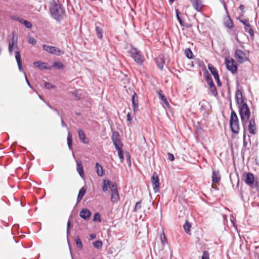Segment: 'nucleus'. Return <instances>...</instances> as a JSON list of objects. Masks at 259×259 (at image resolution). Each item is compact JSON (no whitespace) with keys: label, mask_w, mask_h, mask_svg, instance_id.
<instances>
[{"label":"nucleus","mask_w":259,"mask_h":259,"mask_svg":"<svg viewBox=\"0 0 259 259\" xmlns=\"http://www.w3.org/2000/svg\"><path fill=\"white\" fill-rule=\"evenodd\" d=\"M155 62L158 68L160 70H162L163 69V65L165 63L163 55H159L158 57H157L155 59Z\"/></svg>","instance_id":"a211bd4d"},{"label":"nucleus","mask_w":259,"mask_h":259,"mask_svg":"<svg viewBox=\"0 0 259 259\" xmlns=\"http://www.w3.org/2000/svg\"><path fill=\"white\" fill-rule=\"evenodd\" d=\"M15 55L17 64L22 63L21 55L20 50H16Z\"/></svg>","instance_id":"ea45409f"},{"label":"nucleus","mask_w":259,"mask_h":259,"mask_svg":"<svg viewBox=\"0 0 259 259\" xmlns=\"http://www.w3.org/2000/svg\"><path fill=\"white\" fill-rule=\"evenodd\" d=\"M238 20L244 25V28L250 24L248 19H241L239 18Z\"/></svg>","instance_id":"8fccbe9b"},{"label":"nucleus","mask_w":259,"mask_h":259,"mask_svg":"<svg viewBox=\"0 0 259 259\" xmlns=\"http://www.w3.org/2000/svg\"><path fill=\"white\" fill-rule=\"evenodd\" d=\"M211 178L212 183H217L220 181L221 178L218 169H212Z\"/></svg>","instance_id":"5701e85b"},{"label":"nucleus","mask_w":259,"mask_h":259,"mask_svg":"<svg viewBox=\"0 0 259 259\" xmlns=\"http://www.w3.org/2000/svg\"><path fill=\"white\" fill-rule=\"evenodd\" d=\"M70 228V219L68 220L67 223V230H66V234H67V241H68V238H69V229Z\"/></svg>","instance_id":"bf43d9fd"},{"label":"nucleus","mask_w":259,"mask_h":259,"mask_svg":"<svg viewBox=\"0 0 259 259\" xmlns=\"http://www.w3.org/2000/svg\"><path fill=\"white\" fill-rule=\"evenodd\" d=\"M130 46L131 49L128 51V53L131 54V57L138 65L142 64L145 59L141 54V51L132 45H131Z\"/></svg>","instance_id":"39448f33"},{"label":"nucleus","mask_w":259,"mask_h":259,"mask_svg":"<svg viewBox=\"0 0 259 259\" xmlns=\"http://www.w3.org/2000/svg\"><path fill=\"white\" fill-rule=\"evenodd\" d=\"M49 11L51 17L57 22L60 23L62 19L63 16L65 13V10L62 5L57 3L55 0L50 3Z\"/></svg>","instance_id":"7ed1b4c3"},{"label":"nucleus","mask_w":259,"mask_h":259,"mask_svg":"<svg viewBox=\"0 0 259 259\" xmlns=\"http://www.w3.org/2000/svg\"><path fill=\"white\" fill-rule=\"evenodd\" d=\"M225 64L226 69L232 74H237L238 69L237 62L232 58L227 57L225 59Z\"/></svg>","instance_id":"0eeeda50"},{"label":"nucleus","mask_w":259,"mask_h":259,"mask_svg":"<svg viewBox=\"0 0 259 259\" xmlns=\"http://www.w3.org/2000/svg\"><path fill=\"white\" fill-rule=\"evenodd\" d=\"M73 142V139H72V134L70 132L68 133L67 137V143L68 145V147L69 149L72 152V156L74 158V159L75 160L76 164V170L77 172L78 173L80 177L82 179H84L85 177L84 175V169L82 166V162L80 160H77L76 159L75 154L73 152V149L71 146V144Z\"/></svg>","instance_id":"20e7f679"},{"label":"nucleus","mask_w":259,"mask_h":259,"mask_svg":"<svg viewBox=\"0 0 259 259\" xmlns=\"http://www.w3.org/2000/svg\"><path fill=\"white\" fill-rule=\"evenodd\" d=\"M191 223H190L188 220L185 221L183 225V229L187 234H190L191 232Z\"/></svg>","instance_id":"72a5a7b5"},{"label":"nucleus","mask_w":259,"mask_h":259,"mask_svg":"<svg viewBox=\"0 0 259 259\" xmlns=\"http://www.w3.org/2000/svg\"><path fill=\"white\" fill-rule=\"evenodd\" d=\"M89 240L91 241L96 238L97 235L95 233H91L89 235Z\"/></svg>","instance_id":"774afa93"},{"label":"nucleus","mask_w":259,"mask_h":259,"mask_svg":"<svg viewBox=\"0 0 259 259\" xmlns=\"http://www.w3.org/2000/svg\"><path fill=\"white\" fill-rule=\"evenodd\" d=\"M95 169L98 177H102L105 175V171L102 165L98 162L95 163Z\"/></svg>","instance_id":"aec40b11"},{"label":"nucleus","mask_w":259,"mask_h":259,"mask_svg":"<svg viewBox=\"0 0 259 259\" xmlns=\"http://www.w3.org/2000/svg\"><path fill=\"white\" fill-rule=\"evenodd\" d=\"M245 32L248 33H250L251 32L254 31L253 28H252V26L250 24L248 25L247 26H246L245 28H244Z\"/></svg>","instance_id":"13d9d810"},{"label":"nucleus","mask_w":259,"mask_h":259,"mask_svg":"<svg viewBox=\"0 0 259 259\" xmlns=\"http://www.w3.org/2000/svg\"><path fill=\"white\" fill-rule=\"evenodd\" d=\"M202 69L203 70V77H204L207 83L213 81L211 74L209 73L208 71L206 69L205 65L203 63Z\"/></svg>","instance_id":"393cba45"},{"label":"nucleus","mask_w":259,"mask_h":259,"mask_svg":"<svg viewBox=\"0 0 259 259\" xmlns=\"http://www.w3.org/2000/svg\"><path fill=\"white\" fill-rule=\"evenodd\" d=\"M33 65L35 67L40 70H51L52 69V67L51 66H48L47 63L43 62L40 61L34 62Z\"/></svg>","instance_id":"f3484780"},{"label":"nucleus","mask_w":259,"mask_h":259,"mask_svg":"<svg viewBox=\"0 0 259 259\" xmlns=\"http://www.w3.org/2000/svg\"><path fill=\"white\" fill-rule=\"evenodd\" d=\"M79 217L84 221H89L92 216V212L87 208H82L79 213Z\"/></svg>","instance_id":"ddd939ff"},{"label":"nucleus","mask_w":259,"mask_h":259,"mask_svg":"<svg viewBox=\"0 0 259 259\" xmlns=\"http://www.w3.org/2000/svg\"><path fill=\"white\" fill-rule=\"evenodd\" d=\"M228 20L224 22V25L226 27L229 29H232L234 27V23L232 20L231 19L230 16H227Z\"/></svg>","instance_id":"473e14b6"},{"label":"nucleus","mask_w":259,"mask_h":259,"mask_svg":"<svg viewBox=\"0 0 259 259\" xmlns=\"http://www.w3.org/2000/svg\"><path fill=\"white\" fill-rule=\"evenodd\" d=\"M52 68H57L60 70L63 69L65 67L64 64L58 60L55 61L51 66Z\"/></svg>","instance_id":"cd10ccee"},{"label":"nucleus","mask_w":259,"mask_h":259,"mask_svg":"<svg viewBox=\"0 0 259 259\" xmlns=\"http://www.w3.org/2000/svg\"><path fill=\"white\" fill-rule=\"evenodd\" d=\"M18 35L15 31H13L11 34V39L9 41V43H18Z\"/></svg>","instance_id":"4c0bfd02"},{"label":"nucleus","mask_w":259,"mask_h":259,"mask_svg":"<svg viewBox=\"0 0 259 259\" xmlns=\"http://www.w3.org/2000/svg\"><path fill=\"white\" fill-rule=\"evenodd\" d=\"M194 127L195 129L196 133L198 135H200L202 132H204L202 123L200 121H197L196 124H194Z\"/></svg>","instance_id":"c756f323"},{"label":"nucleus","mask_w":259,"mask_h":259,"mask_svg":"<svg viewBox=\"0 0 259 259\" xmlns=\"http://www.w3.org/2000/svg\"><path fill=\"white\" fill-rule=\"evenodd\" d=\"M75 242L77 248L81 250L83 249V244L81 238L78 235H75Z\"/></svg>","instance_id":"2f4dec72"},{"label":"nucleus","mask_w":259,"mask_h":259,"mask_svg":"<svg viewBox=\"0 0 259 259\" xmlns=\"http://www.w3.org/2000/svg\"><path fill=\"white\" fill-rule=\"evenodd\" d=\"M103 25L100 22L95 23V32L97 38L100 40H102L103 37V30L102 28Z\"/></svg>","instance_id":"f8f14e48"},{"label":"nucleus","mask_w":259,"mask_h":259,"mask_svg":"<svg viewBox=\"0 0 259 259\" xmlns=\"http://www.w3.org/2000/svg\"><path fill=\"white\" fill-rule=\"evenodd\" d=\"M113 145L116 150L119 151L123 150V144L122 143L120 140L112 141Z\"/></svg>","instance_id":"7c9ffc66"},{"label":"nucleus","mask_w":259,"mask_h":259,"mask_svg":"<svg viewBox=\"0 0 259 259\" xmlns=\"http://www.w3.org/2000/svg\"><path fill=\"white\" fill-rule=\"evenodd\" d=\"M125 154L126 159V161H127L128 165L130 167H131L132 166L131 154L128 151H125Z\"/></svg>","instance_id":"a18cd8bd"},{"label":"nucleus","mask_w":259,"mask_h":259,"mask_svg":"<svg viewBox=\"0 0 259 259\" xmlns=\"http://www.w3.org/2000/svg\"><path fill=\"white\" fill-rule=\"evenodd\" d=\"M67 243H68V247H69V249L70 253V255H71V258L72 259H74V258L73 257V253H72V247H71V246L70 245L69 238H68Z\"/></svg>","instance_id":"e2e57ef3"},{"label":"nucleus","mask_w":259,"mask_h":259,"mask_svg":"<svg viewBox=\"0 0 259 259\" xmlns=\"http://www.w3.org/2000/svg\"><path fill=\"white\" fill-rule=\"evenodd\" d=\"M11 19L12 20L18 21L21 24L24 25L27 29H31L33 27L32 24L30 22L27 20H25L21 17L17 15H13L10 17Z\"/></svg>","instance_id":"9b49d317"},{"label":"nucleus","mask_w":259,"mask_h":259,"mask_svg":"<svg viewBox=\"0 0 259 259\" xmlns=\"http://www.w3.org/2000/svg\"><path fill=\"white\" fill-rule=\"evenodd\" d=\"M248 130L249 133L252 135H255L256 134V126L254 118H251L249 120Z\"/></svg>","instance_id":"2eb2a0df"},{"label":"nucleus","mask_w":259,"mask_h":259,"mask_svg":"<svg viewBox=\"0 0 259 259\" xmlns=\"http://www.w3.org/2000/svg\"><path fill=\"white\" fill-rule=\"evenodd\" d=\"M142 200L138 201L135 204L133 211L137 212L141 207Z\"/></svg>","instance_id":"3c124183"},{"label":"nucleus","mask_w":259,"mask_h":259,"mask_svg":"<svg viewBox=\"0 0 259 259\" xmlns=\"http://www.w3.org/2000/svg\"><path fill=\"white\" fill-rule=\"evenodd\" d=\"M185 55L186 57L189 59H193L194 58V55L191 49L189 48H186L185 50Z\"/></svg>","instance_id":"c9c22d12"},{"label":"nucleus","mask_w":259,"mask_h":259,"mask_svg":"<svg viewBox=\"0 0 259 259\" xmlns=\"http://www.w3.org/2000/svg\"><path fill=\"white\" fill-rule=\"evenodd\" d=\"M93 222L101 223L102 219L101 218L100 213L99 212H96L93 215Z\"/></svg>","instance_id":"58836bf2"},{"label":"nucleus","mask_w":259,"mask_h":259,"mask_svg":"<svg viewBox=\"0 0 259 259\" xmlns=\"http://www.w3.org/2000/svg\"><path fill=\"white\" fill-rule=\"evenodd\" d=\"M117 187V185L115 182H112L108 179H105L102 181L101 188L104 193L107 192L109 190L111 191Z\"/></svg>","instance_id":"6e6552de"},{"label":"nucleus","mask_w":259,"mask_h":259,"mask_svg":"<svg viewBox=\"0 0 259 259\" xmlns=\"http://www.w3.org/2000/svg\"><path fill=\"white\" fill-rule=\"evenodd\" d=\"M117 152L118 156L119 157L120 161L121 163H122L124 159V151H123V150H121L117 151Z\"/></svg>","instance_id":"49530a36"},{"label":"nucleus","mask_w":259,"mask_h":259,"mask_svg":"<svg viewBox=\"0 0 259 259\" xmlns=\"http://www.w3.org/2000/svg\"><path fill=\"white\" fill-rule=\"evenodd\" d=\"M151 180L154 192L155 193L159 192L160 188L159 178L156 171L153 173Z\"/></svg>","instance_id":"9d476101"},{"label":"nucleus","mask_w":259,"mask_h":259,"mask_svg":"<svg viewBox=\"0 0 259 259\" xmlns=\"http://www.w3.org/2000/svg\"><path fill=\"white\" fill-rule=\"evenodd\" d=\"M181 26L185 27L187 28H189L191 27V24L186 23L184 22V20L180 21V22H179Z\"/></svg>","instance_id":"4d7b16f0"},{"label":"nucleus","mask_w":259,"mask_h":259,"mask_svg":"<svg viewBox=\"0 0 259 259\" xmlns=\"http://www.w3.org/2000/svg\"><path fill=\"white\" fill-rule=\"evenodd\" d=\"M42 47L43 50H45V51L48 52L49 53L53 54V55L54 54H55L54 51L56 49V47L48 45L47 44H43Z\"/></svg>","instance_id":"bb28decb"},{"label":"nucleus","mask_w":259,"mask_h":259,"mask_svg":"<svg viewBox=\"0 0 259 259\" xmlns=\"http://www.w3.org/2000/svg\"><path fill=\"white\" fill-rule=\"evenodd\" d=\"M156 93L158 96L159 99L165 105L167 108H170V105L169 104L166 97L164 95L163 92L161 90L156 91Z\"/></svg>","instance_id":"412c9836"},{"label":"nucleus","mask_w":259,"mask_h":259,"mask_svg":"<svg viewBox=\"0 0 259 259\" xmlns=\"http://www.w3.org/2000/svg\"><path fill=\"white\" fill-rule=\"evenodd\" d=\"M103 242L101 240H96L93 242V246L97 249H100L103 246Z\"/></svg>","instance_id":"e433bc0d"},{"label":"nucleus","mask_w":259,"mask_h":259,"mask_svg":"<svg viewBox=\"0 0 259 259\" xmlns=\"http://www.w3.org/2000/svg\"><path fill=\"white\" fill-rule=\"evenodd\" d=\"M17 65H18V69H19V71L22 72L24 74V77H25V75H26V74L23 69V68L22 65V63H17Z\"/></svg>","instance_id":"680f3d73"},{"label":"nucleus","mask_w":259,"mask_h":259,"mask_svg":"<svg viewBox=\"0 0 259 259\" xmlns=\"http://www.w3.org/2000/svg\"><path fill=\"white\" fill-rule=\"evenodd\" d=\"M27 157L30 160H32L34 159V156L30 151H27Z\"/></svg>","instance_id":"338daca9"},{"label":"nucleus","mask_w":259,"mask_h":259,"mask_svg":"<svg viewBox=\"0 0 259 259\" xmlns=\"http://www.w3.org/2000/svg\"><path fill=\"white\" fill-rule=\"evenodd\" d=\"M77 133L78 135V138L81 143L83 144H88L90 143L89 139L87 137L84 132L81 128H78Z\"/></svg>","instance_id":"dca6fc26"},{"label":"nucleus","mask_w":259,"mask_h":259,"mask_svg":"<svg viewBox=\"0 0 259 259\" xmlns=\"http://www.w3.org/2000/svg\"><path fill=\"white\" fill-rule=\"evenodd\" d=\"M201 259H209V253L207 250L203 251Z\"/></svg>","instance_id":"603ef678"},{"label":"nucleus","mask_w":259,"mask_h":259,"mask_svg":"<svg viewBox=\"0 0 259 259\" xmlns=\"http://www.w3.org/2000/svg\"><path fill=\"white\" fill-rule=\"evenodd\" d=\"M119 136V134L117 131L113 132L111 136L112 141L120 140Z\"/></svg>","instance_id":"c03bdc74"},{"label":"nucleus","mask_w":259,"mask_h":259,"mask_svg":"<svg viewBox=\"0 0 259 259\" xmlns=\"http://www.w3.org/2000/svg\"><path fill=\"white\" fill-rule=\"evenodd\" d=\"M207 67L210 72V74L212 75L213 77L219 74L218 70L212 64L208 63L207 64Z\"/></svg>","instance_id":"c85d7f7f"},{"label":"nucleus","mask_w":259,"mask_h":259,"mask_svg":"<svg viewBox=\"0 0 259 259\" xmlns=\"http://www.w3.org/2000/svg\"><path fill=\"white\" fill-rule=\"evenodd\" d=\"M194 9L198 12H200L202 7L201 0H189Z\"/></svg>","instance_id":"b1692460"},{"label":"nucleus","mask_w":259,"mask_h":259,"mask_svg":"<svg viewBox=\"0 0 259 259\" xmlns=\"http://www.w3.org/2000/svg\"><path fill=\"white\" fill-rule=\"evenodd\" d=\"M247 145V142L246 141V128H243V147L246 148Z\"/></svg>","instance_id":"a19ab883"},{"label":"nucleus","mask_w":259,"mask_h":259,"mask_svg":"<svg viewBox=\"0 0 259 259\" xmlns=\"http://www.w3.org/2000/svg\"><path fill=\"white\" fill-rule=\"evenodd\" d=\"M234 57L237 60V62L242 64L246 61H249V58L246 57V54L243 51L236 49L234 52Z\"/></svg>","instance_id":"1a4fd4ad"},{"label":"nucleus","mask_w":259,"mask_h":259,"mask_svg":"<svg viewBox=\"0 0 259 259\" xmlns=\"http://www.w3.org/2000/svg\"><path fill=\"white\" fill-rule=\"evenodd\" d=\"M15 49L19 50L18 43H8V51L10 54L12 53Z\"/></svg>","instance_id":"f704fd0d"},{"label":"nucleus","mask_w":259,"mask_h":259,"mask_svg":"<svg viewBox=\"0 0 259 259\" xmlns=\"http://www.w3.org/2000/svg\"><path fill=\"white\" fill-rule=\"evenodd\" d=\"M87 191V187L86 185L83 186L79 189L76 199V203H78L81 201L83 197L86 194Z\"/></svg>","instance_id":"4be33fe9"},{"label":"nucleus","mask_w":259,"mask_h":259,"mask_svg":"<svg viewBox=\"0 0 259 259\" xmlns=\"http://www.w3.org/2000/svg\"><path fill=\"white\" fill-rule=\"evenodd\" d=\"M131 101L133 111L134 113H136L138 111L139 108L138 96L134 91L133 95L132 96Z\"/></svg>","instance_id":"4468645a"},{"label":"nucleus","mask_w":259,"mask_h":259,"mask_svg":"<svg viewBox=\"0 0 259 259\" xmlns=\"http://www.w3.org/2000/svg\"><path fill=\"white\" fill-rule=\"evenodd\" d=\"M120 199L118 187L111 191L110 200L113 203H117Z\"/></svg>","instance_id":"6ab92c4d"},{"label":"nucleus","mask_w":259,"mask_h":259,"mask_svg":"<svg viewBox=\"0 0 259 259\" xmlns=\"http://www.w3.org/2000/svg\"><path fill=\"white\" fill-rule=\"evenodd\" d=\"M126 119L127 121L131 123L133 122V116L131 112H128L126 115Z\"/></svg>","instance_id":"052dcab7"},{"label":"nucleus","mask_w":259,"mask_h":259,"mask_svg":"<svg viewBox=\"0 0 259 259\" xmlns=\"http://www.w3.org/2000/svg\"><path fill=\"white\" fill-rule=\"evenodd\" d=\"M233 35L234 36L235 39L236 40V41L238 43L240 44L241 48L242 49H244V46H243V42H242L239 39L238 37V33L236 32L235 30H234Z\"/></svg>","instance_id":"37998d69"},{"label":"nucleus","mask_w":259,"mask_h":259,"mask_svg":"<svg viewBox=\"0 0 259 259\" xmlns=\"http://www.w3.org/2000/svg\"><path fill=\"white\" fill-rule=\"evenodd\" d=\"M242 180L249 187L251 193H256L257 196L259 197V182L254 174L250 172H243Z\"/></svg>","instance_id":"f03ea898"},{"label":"nucleus","mask_w":259,"mask_h":259,"mask_svg":"<svg viewBox=\"0 0 259 259\" xmlns=\"http://www.w3.org/2000/svg\"><path fill=\"white\" fill-rule=\"evenodd\" d=\"M235 99L238 108V112L243 128H246L247 124L250 119L251 112L249 107L245 101L246 98L243 96L241 90L237 88Z\"/></svg>","instance_id":"f257e3e1"},{"label":"nucleus","mask_w":259,"mask_h":259,"mask_svg":"<svg viewBox=\"0 0 259 259\" xmlns=\"http://www.w3.org/2000/svg\"><path fill=\"white\" fill-rule=\"evenodd\" d=\"M72 94L74 97L76 98L77 100H80V96L78 95L77 91L73 92Z\"/></svg>","instance_id":"69168bd1"},{"label":"nucleus","mask_w":259,"mask_h":259,"mask_svg":"<svg viewBox=\"0 0 259 259\" xmlns=\"http://www.w3.org/2000/svg\"><path fill=\"white\" fill-rule=\"evenodd\" d=\"M168 159L170 161H173L175 160V156L174 155L170 152L167 153Z\"/></svg>","instance_id":"0e129e2a"},{"label":"nucleus","mask_w":259,"mask_h":259,"mask_svg":"<svg viewBox=\"0 0 259 259\" xmlns=\"http://www.w3.org/2000/svg\"><path fill=\"white\" fill-rule=\"evenodd\" d=\"M229 127L230 131L234 134L237 135L239 133L240 125L239 120L237 114L232 113L230 115L229 120Z\"/></svg>","instance_id":"423d86ee"},{"label":"nucleus","mask_w":259,"mask_h":259,"mask_svg":"<svg viewBox=\"0 0 259 259\" xmlns=\"http://www.w3.org/2000/svg\"><path fill=\"white\" fill-rule=\"evenodd\" d=\"M160 240H161V243L163 246H164L165 244L168 243L167 239L164 234V233H163L160 235Z\"/></svg>","instance_id":"09e8293b"},{"label":"nucleus","mask_w":259,"mask_h":259,"mask_svg":"<svg viewBox=\"0 0 259 259\" xmlns=\"http://www.w3.org/2000/svg\"><path fill=\"white\" fill-rule=\"evenodd\" d=\"M54 52L55 54L53 55H56L57 56H61L64 54V51L63 50H60L59 48L56 47V50H55Z\"/></svg>","instance_id":"5fc2aeb1"},{"label":"nucleus","mask_w":259,"mask_h":259,"mask_svg":"<svg viewBox=\"0 0 259 259\" xmlns=\"http://www.w3.org/2000/svg\"><path fill=\"white\" fill-rule=\"evenodd\" d=\"M213 77L217 82V84L218 87H221L222 85V83L220 79L219 74H218L216 76H214Z\"/></svg>","instance_id":"864d4df0"},{"label":"nucleus","mask_w":259,"mask_h":259,"mask_svg":"<svg viewBox=\"0 0 259 259\" xmlns=\"http://www.w3.org/2000/svg\"><path fill=\"white\" fill-rule=\"evenodd\" d=\"M44 88L47 90H50L56 88V86L49 82L45 81L44 82Z\"/></svg>","instance_id":"79ce46f5"},{"label":"nucleus","mask_w":259,"mask_h":259,"mask_svg":"<svg viewBox=\"0 0 259 259\" xmlns=\"http://www.w3.org/2000/svg\"><path fill=\"white\" fill-rule=\"evenodd\" d=\"M28 41L32 45H35L36 44V40L30 35L28 36Z\"/></svg>","instance_id":"de8ad7c7"},{"label":"nucleus","mask_w":259,"mask_h":259,"mask_svg":"<svg viewBox=\"0 0 259 259\" xmlns=\"http://www.w3.org/2000/svg\"><path fill=\"white\" fill-rule=\"evenodd\" d=\"M207 84L212 95L215 97H217L218 96V93L217 91V89L214 83L213 80L211 81L209 83H207Z\"/></svg>","instance_id":"a878e982"},{"label":"nucleus","mask_w":259,"mask_h":259,"mask_svg":"<svg viewBox=\"0 0 259 259\" xmlns=\"http://www.w3.org/2000/svg\"><path fill=\"white\" fill-rule=\"evenodd\" d=\"M47 106L50 108L52 110H53L54 112H56V113L59 116H60V117H61V114H60V112L55 108L53 107L52 106H51V105L49 104H47L46 103Z\"/></svg>","instance_id":"6e6d98bb"}]
</instances>
